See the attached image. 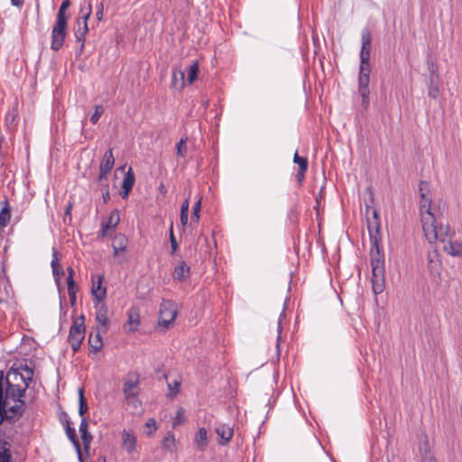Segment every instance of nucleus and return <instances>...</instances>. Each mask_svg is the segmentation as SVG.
<instances>
[{"label": "nucleus", "instance_id": "obj_1", "mask_svg": "<svg viewBox=\"0 0 462 462\" xmlns=\"http://www.w3.org/2000/svg\"><path fill=\"white\" fill-rule=\"evenodd\" d=\"M34 371L27 365L0 371V424H14L23 416L25 402L22 399L32 381Z\"/></svg>", "mask_w": 462, "mask_h": 462}, {"label": "nucleus", "instance_id": "obj_2", "mask_svg": "<svg viewBox=\"0 0 462 462\" xmlns=\"http://www.w3.org/2000/svg\"><path fill=\"white\" fill-rule=\"evenodd\" d=\"M372 212V217L367 216V228L371 241V268H372V284L374 294L381 293L384 289V258L383 254L379 247L380 240V218L376 209L366 206V215Z\"/></svg>", "mask_w": 462, "mask_h": 462}, {"label": "nucleus", "instance_id": "obj_3", "mask_svg": "<svg viewBox=\"0 0 462 462\" xmlns=\"http://www.w3.org/2000/svg\"><path fill=\"white\" fill-rule=\"evenodd\" d=\"M420 222L424 236L430 243L437 240L447 244L450 241L454 231L448 225L437 224V220L432 212H426L420 217Z\"/></svg>", "mask_w": 462, "mask_h": 462}, {"label": "nucleus", "instance_id": "obj_4", "mask_svg": "<svg viewBox=\"0 0 462 462\" xmlns=\"http://www.w3.org/2000/svg\"><path fill=\"white\" fill-rule=\"evenodd\" d=\"M92 14V6L88 2L87 5H81L79 16L76 18V27L74 28V35L78 42H80L79 50L82 51L85 44L86 35L88 32V20Z\"/></svg>", "mask_w": 462, "mask_h": 462}, {"label": "nucleus", "instance_id": "obj_5", "mask_svg": "<svg viewBox=\"0 0 462 462\" xmlns=\"http://www.w3.org/2000/svg\"><path fill=\"white\" fill-rule=\"evenodd\" d=\"M371 67L360 65L358 77V93L362 98V106L367 109L369 106V82H370Z\"/></svg>", "mask_w": 462, "mask_h": 462}, {"label": "nucleus", "instance_id": "obj_6", "mask_svg": "<svg viewBox=\"0 0 462 462\" xmlns=\"http://www.w3.org/2000/svg\"><path fill=\"white\" fill-rule=\"evenodd\" d=\"M84 320V316L81 315L73 322L69 329V342L74 353L79 351L85 337L86 327Z\"/></svg>", "mask_w": 462, "mask_h": 462}, {"label": "nucleus", "instance_id": "obj_7", "mask_svg": "<svg viewBox=\"0 0 462 462\" xmlns=\"http://www.w3.org/2000/svg\"><path fill=\"white\" fill-rule=\"evenodd\" d=\"M178 309L174 301L163 300L160 306L159 325L169 328V326L175 320Z\"/></svg>", "mask_w": 462, "mask_h": 462}, {"label": "nucleus", "instance_id": "obj_8", "mask_svg": "<svg viewBox=\"0 0 462 462\" xmlns=\"http://www.w3.org/2000/svg\"><path fill=\"white\" fill-rule=\"evenodd\" d=\"M3 435L4 440L17 446H23L28 442V436L23 433L20 426H15L14 424H5Z\"/></svg>", "mask_w": 462, "mask_h": 462}, {"label": "nucleus", "instance_id": "obj_9", "mask_svg": "<svg viewBox=\"0 0 462 462\" xmlns=\"http://www.w3.org/2000/svg\"><path fill=\"white\" fill-rule=\"evenodd\" d=\"M362 47L360 51V65L370 66V51L372 48V36L368 29L362 32Z\"/></svg>", "mask_w": 462, "mask_h": 462}, {"label": "nucleus", "instance_id": "obj_10", "mask_svg": "<svg viewBox=\"0 0 462 462\" xmlns=\"http://www.w3.org/2000/svg\"><path fill=\"white\" fill-rule=\"evenodd\" d=\"M420 194V217L426 212H431V198L429 196L430 184L428 181L421 180L419 184Z\"/></svg>", "mask_w": 462, "mask_h": 462}, {"label": "nucleus", "instance_id": "obj_11", "mask_svg": "<svg viewBox=\"0 0 462 462\" xmlns=\"http://www.w3.org/2000/svg\"><path fill=\"white\" fill-rule=\"evenodd\" d=\"M139 374L137 373H128L124 382L123 393L126 400L135 397L137 393L134 392L138 388Z\"/></svg>", "mask_w": 462, "mask_h": 462}, {"label": "nucleus", "instance_id": "obj_12", "mask_svg": "<svg viewBox=\"0 0 462 462\" xmlns=\"http://www.w3.org/2000/svg\"><path fill=\"white\" fill-rule=\"evenodd\" d=\"M439 77L437 70L432 68L427 81L428 96L432 99H437L439 96Z\"/></svg>", "mask_w": 462, "mask_h": 462}, {"label": "nucleus", "instance_id": "obj_13", "mask_svg": "<svg viewBox=\"0 0 462 462\" xmlns=\"http://www.w3.org/2000/svg\"><path fill=\"white\" fill-rule=\"evenodd\" d=\"M96 309V320L98 324L104 327L103 333L107 331L108 318H107V307L103 301H94Z\"/></svg>", "mask_w": 462, "mask_h": 462}, {"label": "nucleus", "instance_id": "obj_14", "mask_svg": "<svg viewBox=\"0 0 462 462\" xmlns=\"http://www.w3.org/2000/svg\"><path fill=\"white\" fill-rule=\"evenodd\" d=\"M63 424L65 426L66 434L77 451L79 462H83L81 447L77 437L76 430L70 426V421L67 418L65 419Z\"/></svg>", "mask_w": 462, "mask_h": 462}, {"label": "nucleus", "instance_id": "obj_15", "mask_svg": "<svg viewBox=\"0 0 462 462\" xmlns=\"http://www.w3.org/2000/svg\"><path fill=\"white\" fill-rule=\"evenodd\" d=\"M215 430L218 437V444L225 446L231 441L234 435L233 427L228 424H220Z\"/></svg>", "mask_w": 462, "mask_h": 462}, {"label": "nucleus", "instance_id": "obj_16", "mask_svg": "<svg viewBox=\"0 0 462 462\" xmlns=\"http://www.w3.org/2000/svg\"><path fill=\"white\" fill-rule=\"evenodd\" d=\"M79 433L83 442L84 450L88 452L90 444L93 439L92 434L88 431V420L87 417H83L79 425Z\"/></svg>", "mask_w": 462, "mask_h": 462}, {"label": "nucleus", "instance_id": "obj_17", "mask_svg": "<svg viewBox=\"0 0 462 462\" xmlns=\"http://www.w3.org/2000/svg\"><path fill=\"white\" fill-rule=\"evenodd\" d=\"M135 181L134 172L132 167L128 168L126 171L123 182H122V190L120 191V195L123 199H126L131 192Z\"/></svg>", "mask_w": 462, "mask_h": 462}, {"label": "nucleus", "instance_id": "obj_18", "mask_svg": "<svg viewBox=\"0 0 462 462\" xmlns=\"http://www.w3.org/2000/svg\"><path fill=\"white\" fill-rule=\"evenodd\" d=\"M122 448L129 455H132L136 448V438L132 432L125 430L122 433Z\"/></svg>", "mask_w": 462, "mask_h": 462}, {"label": "nucleus", "instance_id": "obj_19", "mask_svg": "<svg viewBox=\"0 0 462 462\" xmlns=\"http://www.w3.org/2000/svg\"><path fill=\"white\" fill-rule=\"evenodd\" d=\"M120 221L119 212L117 210H113L110 213V216L106 222L102 224V228L100 230V236L105 237L107 236L109 229H114L116 227Z\"/></svg>", "mask_w": 462, "mask_h": 462}, {"label": "nucleus", "instance_id": "obj_20", "mask_svg": "<svg viewBox=\"0 0 462 462\" xmlns=\"http://www.w3.org/2000/svg\"><path fill=\"white\" fill-rule=\"evenodd\" d=\"M103 276H98L97 282H93L92 285V295L94 297V301H103L106 298V289L103 286Z\"/></svg>", "mask_w": 462, "mask_h": 462}, {"label": "nucleus", "instance_id": "obj_21", "mask_svg": "<svg viewBox=\"0 0 462 462\" xmlns=\"http://www.w3.org/2000/svg\"><path fill=\"white\" fill-rule=\"evenodd\" d=\"M51 266L52 269L53 276L56 280V282L58 283L60 282L61 276L64 275V272L60 263V254L56 248H52V260L51 263Z\"/></svg>", "mask_w": 462, "mask_h": 462}, {"label": "nucleus", "instance_id": "obj_22", "mask_svg": "<svg viewBox=\"0 0 462 462\" xmlns=\"http://www.w3.org/2000/svg\"><path fill=\"white\" fill-rule=\"evenodd\" d=\"M190 274V268L185 262H180L174 267L173 279L179 282L186 280Z\"/></svg>", "mask_w": 462, "mask_h": 462}, {"label": "nucleus", "instance_id": "obj_23", "mask_svg": "<svg viewBox=\"0 0 462 462\" xmlns=\"http://www.w3.org/2000/svg\"><path fill=\"white\" fill-rule=\"evenodd\" d=\"M127 325L128 331L134 332L136 331L140 325V314L139 310L135 308H132L127 312Z\"/></svg>", "mask_w": 462, "mask_h": 462}, {"label": "nucleus", "instance_id": "obj_24", "mask_svg": "<svg viewBox=\"0 0 462 462\" xmlns=\"http://www.w3.org/2000/svg\"><path fill=\"white\" fill-rule=\"evenodd\" d=\"M66 35H67L66 31H59V30L52 29L51 48L53 51H59L64 43Z\"/></svg>", "mask_w": 462, "mask_h": 462}, {"label": "nucleus", "instance_id": "obj_25", "mask_svg": "<svg viewBox=\"0 0 462 462\" xmlns=\"http://www.w3.org/2000/svg\"><path fill=\"white\" fill-rule=\"evenodd\" d=\"M194 444L200 451L206 449L208 445V432L205 428H199L194 438Z\"/></svg>", "mask_w": 462, "mask_h": 462}, {"label": "nucleus", "instance_id": "obj_26", "mask_svg": "<svg viewBox=\"0 0 462 462\" xmlns=\"http://www.w3.org/2000/svg\"><path fill=\"white\" fill-rule=\"evenodd\" d=\"M185 86V72L184 70L174 68L172 70L171 87L176 89H182Z\"/></svg>", "mask_w": 462, "mask_h": 462}, {"label": "nucleus", "instance_id": "obj_27", "mask_svg": "<svg viewBox=\"0 0 462 462\" xmlns=\"http://www.w3.org/2000/svg\"><path fill=\"white\" fill-rule=\"evenodd\" d=\"M101 331L98 328H96V332L92 331L88 337V344L90 348L95 352H98L103 347V340L100 335Z\"/></svg>", "mask_w": 462, "mask_h": 462}, {"label": "nucleus", "instance_id": "obj_28", "mask_svg": "<svg viewBox=\"0 0 462 462\" xmlns=\"http://www.w3.org/2000/svg\"><path fill=\"white\" fill-rule=\"evenodd\" d=\"M115 164V158L113 155V150L109 149L106 151L102 158V161L99 165L100 171H111Z\"/></svg>", "mask_w": 462, "mask_h": 462}, {"label": "nucleus", "instance_id": "obj_29", "mask_svg": "<svg viewBox=\"0 0 462 462\" xmlns=\"http://www.w3.org/2000/svg\"><path fill=\"white\" fill-rule=\"evenodd\" d=\"M2 209L0 211V227H5L11 218V208L7 199L1 202Z\"/></svg>", "mask_w": 462, "mask_h": 462}, {"label": "nucleus", "instance_id": "obj_30", "mask_svg": "<svg viewBox=\"0 0 462 462\" xmlns=\"http://www.w3.org/2000/svg\"><path fill=\"white\" fill-rule=\"evenodd\" d=\"M443 250L452 256H459L462 258V243L457 241H448L444 245Z\"/></svg>", "mask_w": 462, "mask_h": 462}, {"label": "nucleus", "instance_id": "obj_31", "mask_svg": "<svg viewBox=\"0 0 462 462\" xmlns=\"http://www.w3.org/2000/svg\"><path fill=\"white\" fill-rule=\"evenodd\" d=\"M126 245L127 239L124 235L118 234L115 236L112 244L115 254H117L120 251H125L126 249Z\"/></svg>", "mask_w": 462, "mask_h": 462}, {"label": "nucleus", "instance_id": "obj_32", "mask_svg": "<svg viewBox=\"0 0 462 462\" xmlns=\"http://www.w3.org/2000/svg\"><path fill=\"white\" fill-rule=\"evenodd\" d=\"M11 459L10 443L0 439V462H11Z\"/></svg>", "mask_w": 462, "mask_h": 462}, {"label": "nucleus", "instance_id": "obj_33", "mask_svg": "<svg viewBox=\"0 0 462 462\" xmlns=\"http://www.w3.org/2000/svg\"><path fill=\"white\" fill-rule=\"evenodd\" d=\"M88 406L84 396V389L80 388L79 390V414L83 418L88 412Z\"/></svg>", "mask_w": 462, "mask_h": 462}, {"label": "nucleus", "instance_id": "obj_34", "mask_svg": "<svg viewBox=\"0 0 462 462\" xmlns=\"http://www.w3.org/2000/svg\"><path fill=\"white\" fill-rule=\"evenodd\" d=\"M198 73H199V61L194 60L187 71V82L189 84H192L196 80V79L198 77Z\"/></svg>", "mask_w": 462, "mask_h": 462}, {"label": "nucleus", "instance_id": "obj_35", "mask_svg": "<svg viewBox=\"0 0 462 462\" xmlns=\"http://www.w3.org/2000/svg\"><path fill=\"white\" fill-rule=\"evenodd\" d=\"M175 442H176V440H175L174 435L171 433H169L162 439V447L165 450L172 451L175 447Z\"/></svg>", "mask_w": 462, "mask_h": 462}, {"label": "nucleus", "instance_id": "obj_36", "mask_svg": "<svg viewBox=\"0 0 462 462\" xmlns=\"http://www.w3.org/2000/svg\"><path fill=\"white\" fill-rule=\"evenodd\" d=\"M187 136H182L179 143L176 144V154L178 157H184L187 152Z\"/></svg>", "mask_w": 462, "mask_h": 462}, {"label": "nucleus", "instance_id": "obj_37", "mask_svg": "<svg viewBox=\"0 0 462 462\" xmlns=\"http://www.w3.org/2000/svg\"><path fill=\"white\" fill-rule=\"evenodd\" d=\"M189 200L186 199L181 207H180V224L183 227H185L188 224V213H189Z\"/></svg>", "mask_w": 462, "mask_h": 462}, {"label": "nucleus", "instance_id": "obj_38", "mask_svg": "<svg viewBox=\"0 0 462 462\" xmlns=\"http://www.w3.org/2000/svg\"><path fill=\"white\" fill-rule=\"evenodd\" d=\"M419 451L421 457L427 456V455H433L431 452V448L428 440V437L425 435L424 439L420 440L419 444Z\"/></svg>", "mask_w": 462, "mask_h": 462}, {"label": "nucleus", "instance_id": "obj_39", "mask_svg": "<svg viewBox=\"0 0 462 462\" xmlns=\"http://www.w3.org/2000/svg\"><path fill=\"white\" fill-rule=\"evenodd\" d=\"M68 19H69V16H60V15H57L56 16V22H55V24H54L52 29L53 30L66 31L67 32Z\"/></svg>", "mask_w": 462, "mask_h": 462}, {"label": "nucleus", "instance_id": "obj_40", "mask_svg": "<svg viewBox=\"0 0 462 462\" xmlns=\"http://www.w3.org/2000/svg\"><path fill=\"white\" fill-rule=\"evenodd\" d=\"M428 259H429V264H428L429 271L431 273H433L434 272L438 273L439 266H440V262L439 259H437V255L435 254L434 256H432V255L429 254Z\"/></svg>", "mask_w": 462, "mask_h": 462}, {"label": "nucleus", "instance_id": "obj_41", "mask_svg": "<svg viewBox=\"0 0 462 462\" xmlns=\"http://www.w3.org/2000/svg\"><path fill=\"white\" fill-rule=\"evenodd\" d=\"M293 162L299 165V169L308 170V159L306 157H300L297 152L294 153Z\"/></svg>", "mask_w": 462, "mask_h": 462}, {"label": "nucleus", "instance_id": "obj_42", "mask_svg": "<svg viewBox=\"0 0 462 462\" xmlns=\"http://www.w3.org/2000/svg\"><path fill=\"white\" fill-rule=\"evenodd\" d=\"M104 111H105V109H104L103 106L97 105L95 106L94 114L90 116V122L93 125H96L98 122V120H99L101 115L104 113Z\"/></svg>", "mask_w": 462, "mask_h": 462}, {"label": "nucleus", "instance_id": "obj_43", "mask_svg": "<svg viewBox=\"0 0 462 462\" xmlns=\"http://www.w3.org/2000/svg\"><path fill=\"white\" fill-rule=\"evenodd\" d=\"M185 422V411L182 407L179 408L174 419L173 427L181 425Z\"/></svg>", "mask_w": 462, "mask_h": 462}, {"label": "nucleus", "instance_id": "obj_44", "mask_svg": "<svg viewBox=\"0 0 462 462\" xmlns=\"http://www.w3.org/2000/svg\"><path fill=\"white\" fill-rule=\"evenodd\" d=\"M180 381L174 380L172 383H168V388L170 390L169 395L172 398L174 397L180 391Z\"/></svg>", "mask_w": 462, "mask_h": 462}, {"label": "nucleus", "instance_id": "obj_45", "mask_svg": "<svg viewBox=\"0 0 462 462\" xmlns=\"http://www.w3.org/2000/svg\"><path fill=\"white\" fill-rule=\"evenodd\" d=\"M170 242H171V254H174L177 251L179 245L175 238L174 233H173V225H171L170 227Z\"/></svg>", "mask_w": 462, "mask_h": 462}, {"label": "nucleus", "instance_id": "obj_46", "mask_svg": "<svg viewBox=\"0 0 462 462\" xmlns=\"http://www.w3.org/2000/svg\"><path fill=\"white\" fill-rule=\"evenodd\" d=\"M156 430V421L154 419H149L145 423V434L147 436H152V433Z\"/></svg>", "mask_w": 462, "mask_h": 462}, {"label": "nucleus", "instance_id": "obj_47", "mask_svg": "<svg viewBox=\"0 0 462 462\" xmlns=\"http://www.w3.org/2000/svg\"><path fill=\"white\" fill-rule=\"evenodd\" d=\"M201 208V200L199 199L192 208V216H191V221L199 222V211Z\"/></svg>", "mask_w": 462, "mask_h": 462}, {"label": "nucleus", "instance_id": "obj_48", "mask_svg": "<svg viewBox=\"0 0 462 462\" xmlns=\"http://www.w3.org/2000/svg\"><path fill=\"white\" fill-rule=\"evenodd\" d=\"M76 292H77L76 284L71 285V286L69 284H68V294H69V300H70V303L72 306L76 302Z\"/></svg>", "mask_w": 462, "mask_h": 462}, {"label": "nucleus", "instance_id": "obj_49", "mask_svg": "<svg viewBox=\"0 0 462 462\" xmlns=\"http://www.w3.org/2000/svg\"><path fill=\"white\" fill-rule=\"evenodd\" d=\"M69 5H70V1H69V0H64V1L61 3V5H60V8H59V10H58L57 15H60V16H68V15L66 14V10L69 7Z\"/></svg>", "mask_w": 462, "mask_h": 462}, {"label": "nucleus", "instance_id": "obj_50", "mask_svg": "<svg viewBox=\"0 0 462 462\" xmlns=\"http://www.w3.org/2000/svg\"><path fill=\"white\" fill-rule=\"evenodd\" d=\"M67 271H68L67 284H69L70 286L76 284L75 281H74V278H73V276H74V270H73V268L69 266L67 268Z\"/></svg>", "mask_w": 462, "mask_h": 462}, {"label": "nucleus", "instance_id": "obj_51", "mask_svg": "<svg viewBox=\"0 0 462 462\" xmlns=\"http://www.w3.org/2000/svg\"><path fill=\"white\" fill-rule=\"evenodd\" d=\"M103 15H104V5L103 3L101 2L98 6H97V12L96 14V16H97V19L98 21H101L103 19Z\"/></svg>", "mask_w": 462, "mask_h": 462}, {"label": "nucleus", "instance_id": "obj_52", "mask_svg": "<svg viewBox=\"0 0 462 462\" xmlns=\"http://www.w3.org/2000/svg\"><path fill=\"white\" fill-rule=\"evenodd\" d=\"M17 116V112L15 109H13L12 111L8 112L6 115V121L13 123Z\"/></svg>", "mask_w": 462, "mask_h": 462}, {"label": "nucleus", "instance_id": "obj_53", "mask_svg": "<svg viewBox=\"0 0 462 462\" xmlns=\"http://www.w3.org/2000/svg\"><path fill=\"white\" fill-rule=\"evenodd\" d=\"M306 171H307V170L299 169V171L296 174V179L300 184H301L302 181L304 180Z\"/></svg>", "mask_w": 462, "mask_h": 462}, {"label": "nucleus", "instance_id": "obj_54", "mask_svg": "<svg viewBox=\"0 0 462 462\" xmlns=\"http://www.w3.org/2000/svg\"><path fill=\"white\" fill-rule=\"evenodd\" d=\"M421 462H437V459L434 455H427L421 457Z\"/></svg>", "mask_w": 462, "mask_h": 462}, {"label": "nucleus", "instance_id": "obj_55", "mask_svg": "<svg viewBox=\"0 0 462 462\" xmlns=\"http://www.w3.org/2000/svg\"><path fill=\"white\" fill-rule=\"evenodd\" d=\"M109 174V171H99V174H98V181L99 182H102L104 180H106L107 179V176Z\"/></svg>", "mask_w": 462, "mask_h": 462}, {"label": "nucleus", "instance_id": "obj_56", "mask_svg": "<svg viewBox=\"0 0 462 462\" xmlns=\"http://www.w3.org/2000/svg\"><path fill=\"white\" fill-rule=\"evenodd\" d=\"M72 203H69L66 209H65V217H70V213H71V209H72Z\"/></svg>", "mask_w": 462, "mask_h": 462}, {"label": "nucleus", "instance_id": "obj_57", "mask_svg": "<svg viewBox=\"0 0 462 462\" xmlns=\"http://www.w3.org/2000/svg\"><path fill=\"white\" fill-rule=\"evenodd\" d=\"M24 0H11V3L14 6H22L23 5Z\"/></svg>", "mask_w": 462, "mask_h": 462}, {"label": "nucleus", "instance_id": "obj_58", "mask_svg": "<svg viewBox=\"0 0 462 462\" xmlns=\"http://www.w3.org/2000/svg\"><path fill=\"white\" fill-rule=\"evenodd\" d=\"M110 199V196H109V192H108V189L106 190L105 193H103V199H104V202L106 203Z\"/></svg>", "mask_w": 462, "mask_h": 462}, {"label": "nucleus", "instance_id": "obj_59", "mask_svg": "<svg viewBox=\"0 0 462 462\" xmlns=\"http://www.w3.org/2000/svg\"><path fill=\"white\" fill-rule=\"evenodd\" d=\"M321 198H322V197H321V193H320V194H319V197L316 199V200H317V204H318V205L319 204V199H321Z\"/></svg>", "mask_w": 462, "mask_h": 462}, {"label": "nucleus", "instance_id": "obj_60", "mask_svg": "<svg viewBox=\"0 0 462 462\" xmlns=\"http://www.w3.org/2000/svg\"><path fill=\"white\" fill-rule=\"evenodd\" d=\"M98 462H106V458L105 457H99L98 458Z\"/></svg>", "mask_w": 462, "mask_h": 462}, {"label": "nucleus", "instance_id": "obj_61", "mask_svg": "<svg viewBox=\"0 0 462 462\" xmlns=\"http://www.w3.org/2000/svg\"><path fill=\"white\" fill-rule=\"evenodd\" d=\"M278 328H279V331H280L281 330V319L278 322Z\"/></svg>", "mask_w": 462, "mask_h": 462}]
</instances>
